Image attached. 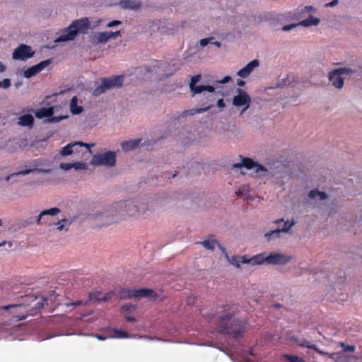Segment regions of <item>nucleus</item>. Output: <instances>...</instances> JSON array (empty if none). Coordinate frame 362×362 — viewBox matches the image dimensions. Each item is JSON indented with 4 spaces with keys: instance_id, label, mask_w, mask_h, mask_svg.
Segmentation results:
<instances>
[{
    "instance_id": "obj_49",
    "label": "nucleus",
    "mask_w": 362,
    "mask_h": 362,
    "mask_svg": "<svg viewBox=\"0 0 362 362\" xmlns=\"http://www.w3.org/2000/svg\"><path fill=\"white\" fill-rule=\"evenodd\" d=\"M122 23L120 21H118V20H114V21H112L110 22H109L107 24V27L108 28H112V27H114V26H116V25H120Z\"/></svg>"
},
{
    "instance_id": "obj_34",
    "label": "nucleus",
    "mask_w": 362,
    "mask_h": 362,
    "mask_svg": "<svg viewBox=\"0 0 362 362\" xmlns=\"http://www.w3.org/2000/svg\"><path fill=\"white\" fill-rule=\"evenodd\" d=\"M335 72H338L340 75L343 74H352L357 72L356 69L349 67H340L335 69Z\"/></svg>"
},
{
    "instance_id": "obj_53",
    "label": "nucleus",
    "mask_w": 362,
    "mask_h": 362,
    "mask_svg": "<svg viewBox=\"0 0 362 362\" xmlns=\"http://www.w3.org/2000/svg\"><path fill=\"white\" fill-rule=\"evenodd\" d=\"M217 106L220 108H223L226 106L223 99L221 98L218 100Z\"/></svg>"
},
{
    "instance_id": "obj_56",
    "label": "nucleus",
    "mask_w": 362,
    "mask_h": 362,
    "mask_svg": "<svg viewBox=\"0 0 362 362\" xmlns=\"http://www.w3.org/2000/svg\"><path fill=\"white\" fill-rule=\"evenodd\" d=\"M6 66L1 62H0V72H4L6 71Z\"/></svg>"
},
{
    "instance_id": "obj_15",
    "label": "nucleus",
    "mask_w": 362,
    "mask_h": 362,
    "mask_svg": "<svg viewBox=\"0 0 362 362\" xmlns=\"http://www.w3.org/2000/svg\"><path fill=\"white\" fill-rule=\"evenodd\" d=\"M51 63V59H47L40 62L36 65L29 67L24 71V76L25 78H31L35 76L37 74L40 73L42 71L46 66L49 65Z\"/></svg>"
},
{
    "instance_id": "obj_45",
    "label": "nucleus",
    "mask_w": 362,
    "mask_h": 362,
    "mask_svg": "<svg viewBox=\"0 0 362 362\" xmlns=\"http://www.w3.org/2000/svg\"><path fill=\"white\" fill-rule=\"evenodd\" d=\"M214 39L213 37L208 38H203L200 40L199 44L202 47L206 46L209 43L211 42V40Z\"/></svg>"
},
{
    "instance_id": "obj_17",
    "label": "nucleus",
    "mask_w": 362,
    "mask_h": 362,
    "mask_svg": "<svg viewBox=\"0 0 362 362\" xmlns=\"http://www.w3.org/2000/svg\"><path fill=\"white\" fill-rule=\"evenodd\" d=\"M130 206H132V209H130V214L133 215H139L145 214L148 209V204L145 202H140L136 200V204L130 203Z\"/></svg>"
},
{
    "instance_id": "obj_5",
    "label": "nucleus",
    "mask_w": 362,
    "mask_h": 362,
    "mask_svg": "<svg viewBox=\"0 0 362 362\" xmlns=\"http://www.w3.org/2000/svg\"><path fill=\"white\" fill-rule=\"evenodd\" d=\"M123 83L124 76L122 75L103 78L101 79V84L94 89L93 94L95 96H99L104 93L107 90L122 87Z\"/></svg>"
},
{
    "instance_id": "obj_20",
    "label": "nucleus",
    "mask_w": 362,
    "mask_h": 362,
    "mask_svg": "<svg viewBox=\"0 0 362 362\" xmlns=\"http://www.w3.org/2000/svg\"><path fill=\"white\" fill-rule=\"evenodd\" d=\"M60 209L57 207L51 208L49 209H45L42 211L36 219L37 225L40 226L42 223V220H45V218H43L45 216H56L59 213H60Z\"/></svg>"
},
{
    "instance_id": "obj_54",
    "label": "nucleus",
    "mask_w": 362,
    "mask_h": 362,
    "mask_svg": "<svg viewBox=\"0 0 362 362\" xmlns=\"http://www.w3.org/2000/svg\"><path fill=\"white\" fill-rule=\"evenodd\" d=\"M338 2H339L338 0H333L331 2L327 4L326 6L333 7V6H336L338 4Z\"/></svg>"
},
{
    "instance_id": "obj_2",
    "label": "nucleus",
    "mask_w": 362,
    "mask_h": 362,
    "mask_svg": "<svg viewBox=\"0 0 362 362\" xmlns=\"http://www.w3.org/2000/svg\"><path fill=\"white\" fill-rule=\"evenodd\" d=\"M130 203L136 204V201H119L112 204L110 208L105 212L96 214L93 218L95 226L105 227L111 225L112 223H116L122 219L119 218H115L117 216H134L130 214L129 210L132 209V206L129 205Z\"/></svg>"
},
{
    "instance_id": "obj_13",
    "label": "nucleus",
    "mask_w": 362,
    "mask_h": 362,
    "mask_svg": "<svg viewBox=\"0 0 362 362\" xmlns=\"http://www.w3.org/2000/svg\"><path fill=\"white\" fill-rule=\"evenodd\" d=\"M34 52L30 46L20 45L13 52V59L26 60L33 56Z\"/></svg>"
},
{
    "instance_id": "obj_57",
    "label": "nucleus",
    "mask_w": 362,
    "mask_h": 362,
    "mask_svg": "<svg viewBox=\"0 0 362 362\" xmlns=\"http://www.w3.org/2000/svg\"><path fill=\"white\" fill-rule=\"evenodd\" d=\"M245 82L243 80L239 79L237 81V85L238 86H245Z\"/></svg>"
},
{
    "instance_id": "obj_6",
    "label": "nucleus",
    "mask_w": 362,
    "mask_h": 362,
    "mask_svg": "<svg viewBox=\"0 0 362 362\" xmlns=\"http://www.w3.org/2000/svg\"><path fill=\"white\" fill-rule=\"evenodd\" d=\"M119 297L120 299L124 300L131 298L139 299L144 297L154 298L157 297V294L153 289L149 288H141L138 290L122 288L119 293Z\"/></svg>"
},
{
    "instance_id": "obj_36",
    "label": "nucleus",
    "mask_w": 362,
    "mask_h": 362,
    "mask_svg": "<svg viewBox=\"0 0 362 362\" xmlns=\"http://www.w3.org/2000/svg\"><path fill=\"white\" fill-rule=\"evenodd\" d=\"M66 223H68V220L66 218H63L59 220L57 223H54L57 226V230L61 231L66 228Z\"/></svg>"
},
{
    "instance_id": "obj_1",
    "label": "nucleus",
    "mask_w": 362,
    "mask_h": 362,
    "mask_svg": "<svg viewBox=\"0 0 362 362\" xmlns=\"http://www.w3.org/2000/svg\"><path fill=\"white\" fill-rule=\"evenodd\" d=\"M238 310L235 305L222 306L216 329L218 332L235 339L242 338L247 332V323L238 318H233Z\"/></svg>"
},
{
    "instance_id": "obj_24",
    "label": "nucleus",
    "mask_w": 362,
    "mask_h": 362,
    "mask_svg": "<svg viewBox=\"0 0 362 362\" xmlns=\"http://www.w3.org/2000/svg\"><path fill=\"white\" fill-rule=\"evenodd\" d=\"M119 5L125 9H138L141 6V3L134 0H122L119 2Z\"/></svg>"
},
{
    "instance_id": "obj_37",
    "label": "nucleus",
    "mask_w": 362,
    "mask_h": 362,
    "mask_svg": "<svg viewBox=\"0 0 362 362\" xmlns=\"http://www.w3.org/2000/svg\"><path fill=\"white\" fill-rule=\"evenodd\" d=\"M340 346L344 348V351L354 352L356 349V346L354 345H346L344 342H340Z\"/></svg>"
},
{
    "instance_id": "obj_9",
    "label": "nucleus",
    "mask_w": 362,
    "mask_h": 362,
    "mask_svg": "<svg viewBox=\"0 0 362 362\" xmlns=\"http://www.w3.org/2000/svg\"><path fill=\"white\" fill-rule=\"evenodd\" d=\"M201 74H197L191 78L189 82V88L192 95L199 94L204 91H207L211 93H218V91H216L215 88L212 86L209 85H197V83L201 80Z\"/></svg>"
},
{
    "instance_id": "obj_40",
    "label": "nucleus",
    "mask_w": 362,
    "mask_h": 362,
    "mask_svg": "<svg viewBox=\"0 0 362 362\" xmlns=\"http://www.w3.org/2000/svg\"><path fill=\"white\" fill-rule=\"evenodd\" d=\"M115 337L117 338H127L129 337L128 332L123 330L115 329Z\"/></svg>"
},
{
    "instance_id": "obj_7",
    "label": "nucleus",
    "mask_w": 362,
    "mask_h": 362,
    "mask_svg": "<svg viewBox=\"0 0 362 362\" xmlns=\"http://www.w3.org/2000/svg\"><path fill=\"white\" fill-rule=\"evenodd\" d=\"M267 255L265 253L257 254L250 258L247 255H233L231 257L230 264L239 268L240 264H250L252 265L267 264Z\"/></svg>"
},
{
    "instance_id": "obj_39",
    "label": "nucleus",
    "mask_w": 362,
    "mask_h": 362,
    "mask_svg": "<svg viewBox=\"0 0 362 362\" xmlns=\"http://www.w3.org/2000/svg\"><path fill=\"white\" fill-rule=\"evenodd\" d=\"M73 168L76 170H86L87 168V164L83 162L74 163Z\"/></svg>"
},
{
    "instance_id": "obj_10",
    "label": "nucleus",
    "mask_w": 362,
    "mask_h": 362,
    "mask_svg": "<svg viewBox=\"0 0 362 362\" xmlns=\"http://www.w3.org/2000/svg\"><path fill=\"white\" fill-rule=\"evenodd\" d=\"M240 158H241V163L233 164V167L234 168H241L243 167L248 170L255 168L256 173H259L262 171L267 172V169L264 166L255 163L252 159L249 158H244L242 156H240Z\"/></svg>"
},
{
    "instance_id": "obj_31",
    "label": "nucleus",
    "mask_w": 362,
    "mask_h": 362,
    "mask_svg": "<svg viewBox=\"0 0 362 362\" xmlns=\"http://www.w3.org/2000/svg\"><path fill=\"white\" fill-rule=\"evenodd\" d=\"M308 197L310 199H317L319 198L320 200H325L327 198V195L324 192H320L317 189L311 190L309 192Z\"/></svg>"
},
{
    "instance_id": "obj_63",
    "label": "nucleus",
    "mask_w": 362,
    "mask_h": 362,
    "mask_svg": "<svg viewBox=\"0 0 362 362\" xmlns=\"http://www.w3.org/2000/svg\"><path fill=\"white\" fill-rule=\"evenodd\" d=\"M75 305H81V301H77L76 303H74Z\"/></svg>"
},
{
    "instance_id": "obj_11",
    "label": "nucleus",
    "mask_w": 362,
    "mask_h": 362,
    "mask_svg": "<svg viewBox=\"0 0 362 362\" xmlns=\"http://www.w3.org/2000/svg\"><path fill=\"white\" fill-rule=\"evenodd\" d=\"M267 264L285 265L289 262L292 257L281 253L271 252L267 255Z\"/></svg>"
},
{
    "instance_id": "obj_42",
    "label": "nucleus",
    "mask_w": 362,
    "mask_h": 362,
    "mask_svg": "<svg viewBox=\"0 0 362 362\" xmlns=\"http://www.w3.org/2000/svg\"><path fill=\"white\" fill-rule=\"evenodd\" d=\"M211 107H212V105H209V106H207L206 107H203V108L192 109V110H191V111L192 112L191 114L194 115L195 113H202V112H204L209 110Z\"/></svg>"
},
{
    "instance_id": "obj_30",
    "label": "nucleus",
    "mask_w": 362,
    "mask_h": 362,
    "mask_svg": "<svg viewBox=\"0 0 362 362\" xmlns=\"http://www.w3.org/2000/svg\"><path fill=\"white\" fill-rule=\"evenodd\" d=\"M276 224H280L284 223V226L281 229V232L288 233L289 230L294 226L295 221L293 220L291 223L288 221H284V219H277L274 221Z\"/></svg>"
},
{
    "instance_id": "obj_47",
    "label": "nucleus",
    "mask_w": 362,
    "mask_h": 362,
    "mask_svg": "<svg viewBox=\"0 0 362 362\" xmlns=\"http://www.w3.org/2000/svg\"><path fill=\"white\" fill-rule=\"evenodd\" d=\"M216 246H217L221 250V251L225 255L226 258L230 262L231 258H229V256L226 252V249L221 245L218 243L216 245Z\"/></svg>"
},
{
    "instance_id": "obj_19",
    "label": "nucleus",
    "mask_w": 362,
    "mask_h": 362,
    "mask_svg": "<svg viewBox=\"0 0 362 362\" xmlns=\"http://www.w3.org/2000/svg\"><path fill=\"white\" fill-rule=\"evenodd\" d=\"M291 339L295 341L299 346L310 349L319 352V350L315 344H312L310 341L304 338H300L297 336H292Z\"/></svg>"
},
{
    "instance_id": "obj_18",
    "label": "nucleus",
    "mask_w": 362,
    "mask_h": 362,
    "mask_svg": "<svg viewBox=\"0 0 362 362\" xmlns=\"http://www.w3.org/2000/svg\"><path fill=\"white\" fill-rule=\"evenodd\" d=\"M329 79L336 88L341 89L344 86V78L338 72H335V69L329 72Z\"/></svg>"
},
{
    "instance_id": "obj_43",
    "label": "nucleus",
    "mask_w": 362,
    "mask_h": 362,
    "mask_svg": "<svg viewBox=\"0 0 362 362\" xmlns=\"http://www.w3.org/2000/svg\"><path fill=\"white\" fill-rule=\"evenodd\" d=\"M135 308V306L131 304H127L122 307V310L124 313H129L131 312L132 310Z\"/></svg>"
},
{
    "instance_id": "obj_27",
    "label": "nucleus",
    "mask_w": 362,
    "mask_h": 362,
    "mask_svg": "<svg viewBox=\"0 0 362 362\" xmlns=\"http://www.w3.org/2000/svg\"><path fill=\"white\" fill-rule=\"evenodd\" d=\"M93 40L95 44L105 43L110 40L108 32L98 33L93 36Z\"/></svg>"
},
{
    "instance_id": "obj_4",
    "label": "nucleus",
    "mask_w": 362,
    "mask_h": 362,
    "mask_svg": "<svg viewBox=\"0 0 362 362\" xmlns=\"http://www.w3.org/2000/svg\"><path fill=\"white\" fill-rule=\"evenodd\" d=\"M89 29V19L84 17L74 21L67 28L62 31V34L54 42H61L73 40L76 38L78 33H86Z\"/></svg>"
},
{
    "instance_id": "obj_61",
    "label": "nucleus",
    "mask_w": 362,
    "mask_h": 362,
    "mask_svg": "<svg viewBox=\"0 0 362 362\" xmlns=\"http://www.w3.org/2000/svg\"><path fill=\"white\" fill-rule=\"evenodd\" d=\"M274 308H281V304H276V305H274Z\"/></svg>"
},
{
    "instance_id": "obj_52",
    "label": "nucleus",
    "mask_w": 362,
    "mask_h": 362,
    "mask_svg": "<svg viewBox=\"0 0 362 362\" xmlns=\"http://www.w3.org/2000/svg\"><path fill=\"white\" fill-rule=\"evenodd\" d=\"M124 318L128 322H134L136 320V318L134 316L129 315L128 313H124Z\"/></svg>"
},
{
    "instance_id": "obj_38",
    "label": "nucleus",
    "mask_w": 362,
    "mask_h": 362,
    "mask_svg": "<svg viewBox=\"0 0 362 362\" xmlns=\"http://www.w3.org/2000/svg\"><path fill=\"white\" fill-rule=\"evenodd\" d=\"M249 192V187L247 185H244L242 187V189H239L236 192L238 195L245 197L248 194Z\"/></svg>"
},
{
    "instance_id": "obj_41",
    "label": "nucleus",
    "mask_w": 362,
    "mask_h": 362,
    "mask_svg": "<svg viewBox=\"0 0 362 362\" xmlns=\"http://www.w3.org/2000/svg\"><path fill=\"white\" fill-rule=\"evenodd\" d=\"M66 118V117H64V116H59V117H57V116H51L49 117V119H47V120L49 122H54V123H56V122H60L61 120H62L63 119H65Z\"/></svg>"
},
{
    "instance_id": "obj_3",
    "label": "nucleus",
    "mask_w": 362,
    "mask_h": 362,
    "mask_svg": "<svg viewBox=\"0 0 362 362\" xmlns=\"http://www.w3.org/2000/svg\"><path fill=\"white\" fill-rule=\"evenodd\" d=\"M37 297L33 294H26L21 297L19 303L11 304L2 308V309L8 310L11 308L20 309L19 315L15 317L20 320L25 319L28 315H33L38 312L44 305V302L47 300V298L42 297L41 300L36 302Z\"/></svg>"
},
{
    "instance_id": "obj_48",
    "label": "nucleus",
    "mask_w": 362,
    "mask_h": 362,
    "mask_svg": "<svg viewBox=\"0 0 362 362\" xmlns=\"http://www.w3.org/2000/svg\"><path fill=\"white\" fill-rule=\"evenodd\" d=\"M1 86L4 88H8L11 86V80L8 78H5L1 82Z\"/></svg>"
},
{
    "instance_id": "obj_21",
    "label": "nucleus",
    "mask_w": 362,
    "mask_h": 362,
    "mask_svg": "<svg viewBox=\"0 0 362 362\" xmlns=\"http://www.w3.org/2000/svg\"><path fill=\"white\" fill-rule=\"evenodd\" d=\"M35 115L38 119H42L47 117L49 119V117L54 114V107H42L35 111Z\"/></svg>"
},
{
    "instance_id": "obj_59",
    "label": "nucleus",
    "mask_w": 362,
    "mask_h": 362,
    "mask_svg": "<svg viewBox=\"0 0 362 362\" xmlns=\"http://www.w3.org/2000/svg\"><path fill=\"white\" fill-rule=\"evenodd\" d=\"M204 317H208L209 320L213 318L214 317V315L210 314V315H204Z\"/></svg>"
},
{
    "instance_id": "obj_8",
    "label": "nucleus",
    "mask_w": 362,
    "mask_h": 362,
    "mask_svg": "<svg viewBox=\"0 0 362 362\" xmlns=\"http://www.w3.org/2000/svg\"><path fill=\"white\" fill-rule=\"evenodd\" d=\"M117 156L114 151H107L104 153L93 155L90 163L93 165H105L113 167L116 164Z\"/></svg>"
},
{
    "instance_id": "obj_64",
    "label": "nucleus",
    "mask_w": 362,
    "mask_h": 362,
    "mask_svg": "<svg viewBox=\"0 0 362 362\" xmlns=\"http://www.w3.org/2000/svg\"><path fill=\"white\" fill-rule=\"evenodd\" d=\"M176 175H177V174H176V173H175V174H173V175L172 176V177H175V176H176Z\"/></svg>"
},
{
    "instance_id": "obj_12",
    "label": "nucleus",
    "mask_w": 362,
    "mask_h": 362,
    "mask_svg": "<svg viewBox=\"0 0 362 362\" xmlns=\"http://www.w3.org/2000/svg\"><path fill=\"white\" fill-rule=\"evenodd\" d=\"M237 93L238 95L233 98V104L236 107L245 105L243 110V112H244L250 107L251 101L249 95L241 88H238Z\"/></svg>"
},
{
    "instance_id": "obj_26",
    "label": "nucleus",
    "mask_w": 362,
    "mask_h": 362,
    "mask_svg": "<svg viewBox=\"0 0 362 362\" xmlns=\"http://www.w3.org/2000/svg\"><path fill=\"white\" fill-rule=\"evenodd\" d=\"M50 171H51L50 170L43 169V168H33V169L22 170L21 171H20L18 173H13V174H11V175L7 176L6 177V180H8L10 179V177L11 176H13V175H28V174L31 173L33 172L47 173H49Z\"/></svg>"
},
{
    "instance_id": "obj_14",
    "label": "nucleus",
    "mask_w": 362,
    "mask_h": 362,
    "mask_svg": "<svg viewBox=\"0 0 362 362\" xmlns=\"http://www.w3.org/2000/svg\"><path fill=\"white\" fill-rule=\"evenodd\" d=\"M79 146H86L88 148H90V147L94 146V144H86L81 141H78L75 143H69L64 147H63L60 151V154L62 156H69L74 153L78 152V149L76 147Z\"/></svg>"
},
{
    "instance_id": "obj_25",
    "label": "nucleus",
    "mask_w": 362,
    "mask_h": 362,
    "mask_svg": "<svg viewBox=\"0 0 362 362\" xmlns=\"http://www.w3.org/2000/svg\"><path fill=\"white\" fill-rule=\"evenodd\" d=\"M140 139H136L131 141H125L121 144L122 148L125 151H129L136 148L141 142Z\"/></svg>"
},
{
    "instance_id": "obj_62",
    "label": "nucleus",
    "mask_w": 362,
    "mask_h": 362,
    "mask_svg": "<svg viewBox=\"0 0 362 362\" xmlns=\"http://www.w3.org/2000/svg\"><path fill=\"white\" fill-rule=\"evenodd\" d=\"M97 338H98V339H100V340H103V339H105V337H103L99 336V335H97Z\"/></svg>"
},
{
    "instance_id": "obj_58",
    "label": "nucleus",
    "mask_w": 362,
    "mask_h": 362,
    "mask_svg": "<svg viewBox=\"0 0 362 362\" xmlns=\"http://www.w3.org/2000/svg\"><path fill=\"white\" fill-rule=\"evenodd\" d=\"M213 45H214L216 47H221V42H218V41H215V42H211Z\"/></svg>"
},
{
    "instance_id": "obj_28",
    "label": "nucleus",
    "mask_w": 362,
    "mask_h": 362,
    "mask_svg": "<svg viewBox=\"0 0 362 362\" xmlns=\"http://www.w3.org/2000/svg\"><path fill=\"white\" fill-rule=\"evenodd\" d=\"M77 97L74 96L70 103V110L73 115H78L81 113L83 110V107L81 106H78L77 105Z\"/></svg>"
},
{
    "instance_id": "obj_60",
    "label": "nucleus",
    "mask_w": 362,
    "mask_h": 362,
    "mask_svg": "<svg viewBox=\"0 0 362 362\" xmlns=\"http://www.w3.org/2000/svg\"><path fill=\"white\" fill-rule=\"evenodd\" d=\"M305 8L308 11H310L313 10V6H305Z\"/></svg>"
},
{
    "instance_id": "obj_22",
    "label": "nucleus",
    "mask_w": 362,
    "mask_h": 362,
    "mask_svg": "<svg viewBox=\"0 0 362 362\" xmlns=\"http://www.w3.org/2000/svg\"><path fill=\"white\" fill-rule=\"evenodd\" d=\"M18 124L31 128L34 125V117L30 114L22 115L18 118Z\"/></svg>"
},
{
    "instance_id": "obj_35",
    "label": "nucleus",
    "mask_w": 362,
    "mask_h": 362,
    "mask_svg": "<svg viewBox=\"0 0 362 362\" xmlns=\"http://www.w3.org/2000/svg\"><path fill=\"white\" fill-rule=\"evenodd\" d=\"M284 357L288 360L290 362H305L303 359L298 356H293L291 354H284Z\"/></svg>"
},
{
    "instance_id": "obj_55",
    "label": "nucleus",
    "mask_w": 362,
    "mask_h": 362,
    "mask_svg": "<svg viewBox=\"0 0 362 362\" xmlns=\"http://www.w3.org/2000/svg\"><path fill=\"white\" fill-rule=\"evenodd\" d=\"M230 80V77L227 76H225L221 81L220 83H228L229 81Z\"/></svg>"
},
{
    "instance_id": "obj_29",
    "label": "nucleus",
    "mask_w": 362,
    "mask_h": 362,
    "mask_svg": "<svg viewBox=\"0 0 362 362\" xmlns=\"http://www.w3.org/2000/svg\"><path fill=\"white\" fill-rule=\"evenodd\" d=\"M320 21L319 18L313 16H310L309 18L300 21L299 24L305 27H308L310 25H317L320 23Z\"/></svg>"
},
{
    "instance_id": "obj_51",
    "label": "nucleus",
    "mask_w": 362,
    "mask_h": 362,
    "mask_svg": "<svg viewBox=\"0 0 362 362\" xmlns=\"http://www.w3.org/2000/svg\"><path fill=\"white\" fill-rule=\"evenodd\" d=\"M328 356L329 358L333 359L335 361H337L339 358V353H331V354H328Z\"/></svg>"
},
{
    "instance_id": "obj_16",
    "label": "nucleus",
    "mask_w": 362,
    "mask_h": 362,
    "mask_svg": "<svg viewBox=\"0 0 362 362\" xmlns=\"http://www.w3.org/2000/svg\"><path fill=\"white\" fill-rule=\"evenodd\" d=\"M259 66V61L257 59H253L249 62L245 66L240 69L237 75L241 78H247L250 73L254 70L255 68Z\"/></svg>"
},
{
    "instance_id": "obj_46",
    "label": "nucleus",
    "mask_w": 362,
    "mask_h": 362,
    "mask_svg": "<svg viewBox=\"0 0 362 362\" xmlns=\"http://www.w3.org/2000/svg\"><path fill=\"white\" fill-rule=\"evenodd\" d=\"M298 25H300V24L298 23H293V24H290V25H284L283 28H282V30L284 31H289L291 30V29L298 26Z\"/></svg>"
},
{
    "instance_id": "obj_33",
    "label": "nucleus",
    "mask_w": 362,
    "mask_h": 362,
    "mask_svg": "<svg viewBox=\"0 0 362 362\" xmlns=\"http://www.w3.org/2000/svg\"><path fill=\"white\" fill-rule=\"evenodd\" d=\"M281 230L279 228L272 230L268 233H266L264 235L267 240L269 241L272 238H279L280 236V233Z\"/></svg>"
},
{
    "instance_id": "obj_44",
    "label": "nucleus",
    "mask_w": 362,
    "mask_h": 362,
    "mask_svg": "<svg viewBox=\"0 0 362 362\" xmlns=\"http://www.w3.org/2000/svg\"><path fill=\"white\" fill-rule=\"evenodd\" d=\"M59 168L64 170H71V168H73V163H60L59 165Z\"/></svg>"
},
{
    "instance_id": "obj_50",
    "label": "nucleus",
    "mask_w": 362,
    "mask_h": 362,
    "mask_svg": "<svg viewBox=\"0 0 362 362\" xmlns=\"http://www.w3.org/2000/svg\"><path fill=\"white\" fill-rule=\"evenodd\" d=\"M120 34H121V33H120L119 30H117L116 32H108L109 39H110V38H116L118 36H119Z\"/></svg>"
},
{
    "instance_id": "obj_23",
    "label": "nucleus",
    "mask_w": 362,
    "mask_h": 362,
    "mask_svg": "<svg viewBox=\"0 0 362 362\" xmlns=\"http://www.w3.org/2000/svg\"><path fill=\"white\" fill-rule=\"evenodd\" d=\"M197 243L201 244L206 250L213 251L216 245L218 244V240L214 238V235H209L206 240L202 242H197Z\"/></svg>"
},
{
    "instance_id": "obj_32",
    "label": "nucleus",
    "mask_w": 362,
    "mask_h": 362,
    "mask_svg": "<svg viewBox=\"0 0 362 362\" xmlns=\"http://www.w3.org/2000/svg\"><path fill=\"white\" fill-rule=\"evenodd\" d=\"M296 78L293 75H288L286 78L281 79L277 87H284L286 86H291L295 82Z\"/></svg>"
}]
</instances>
